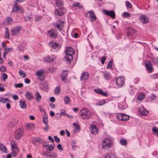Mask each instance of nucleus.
Returning a JSON list of instances; mask_svg holds the SVG:
<instances>
[{"mask_svg":"<svg viewBox=\"0 0 158 158\" xmlns=\"http://www.w3.org/2000/svg\"><path fill=\"white\" fill-rule=\"evenodd\" d=\"M0 150L3 152H6V146L2 144H0Z\"/></svg>","mask_w":158,"mask_h":158,"instance_id":"obj_35","label":"nucleus"},{"mask_svg":"<svg viewBox=\"0 0 158 158\" xmlns=\"http://www.w3.org/2000/svg\"><path fill=\"white\" fill-rule=\"evenodd\" d=\"M47 35L50 37L55 38L56 37L57 34L55 30L51 29L47 31Z\"/></svg>","mask_w":158,"mask_h":158,"instance_id":"obj_16","label":"nucleus"},{"mask_svg":"<svg viewBox=\"0 0 158 158\" xmlns=\"http://www.w3.org/2000/svg\"><path fill=\"white\" fill-rule=\"evenodd\" d=\"M94 91L96 93L100 94L103 96H106L108 95V94L106 92L103 91L102 89L100 88L94 89Z\"/></svg>","mask_w":158,"mask_h":158,"instance_id":"obj_17","label":"nucleus"},{"mask_svg":"<svg viewBox=\"0 0 158 158\" xmlns=\"http://www.w3.org/2000/svg\"><path fill=\"white\" fill-rule=\"evenodd\" d=\"M106 100L105 99H104L98 102L96 104V105L97 106H101L104 105L106 103Z\"/></svg>","mask_w":158,"mask_h":158,"instance_id":"obj_36","label":"nucleus"},{"mask_svg":"<svg viewBox=\"0 0 158 158\" xmlns=\"http://www.w3.org/2000/svg\"><path fill=\"white\" fill-rule=\"evenodd\" d=\"M24 81L26 84H29L30 82V81L28 79L26 78L24 80Z\"/></svg>","mask_w":158,"mask_h":158,"instance_id":"obj_64","label":"nucleus"},{"mask_svg":"<svg viewBox=\"0 0 158 158\" xmlns=\"http://www.w3.org/2000/svg\"><path fill=\"white\" fill-rule=\"evenodd\" d=\"M145 98V94L143 93H141L138 94L137 100L138 101H141L144 99Z\"/></svg>","mask_w":158,"mask_h":158,"instance_id":"obj_28","label":"nucleus"},{"mask_svg":"<svg viewBox=\"0 0 158 158\" xmlns=\"http://www.w3.org/2000/svg\"><path fill=\"white\" fill-rule=\"evenodd\" d=\"M64 22L61 20H59L57 21L56 23H55L53 24L54 27L58 29L60 32L62 30V28L64 25Z\"/></svg>","mask_w":158,"mask_h":158,"instance_id":"obj_4","label":"nucleus"},{"mask_svg":"<svg viewBox=\"0 0 158 158\" xmlns=\"http://www.w3.org/2000/svg\"><path fill=\"white\" fill-rule=\"evenodd\" d=\"M63 99L65 104H68L70 102V100L69 97L67 96H64Z\"/></svg>","mask_w":158,"mask_h":158,"instance_id":"obj_29","label":"nucleus"},{"mask_svg":"<svg viewBox=\"0 0 158 158\" xmlns=\"http://www.w3.org/2000/svg\"><path fill=\"white\" fill-rule=\"evenodd\" d=\"M104 158H116L114 155L112 153H110L107 155Z\"/></svg>","mask_w":158,"mask_h":158,"instance_id":"obj_40","label":"nucleus"},{"mask_svg":"<svg viewBox=\"0 0 158 158\" xmlns=\"http://www.w3.org/2000/svg\"><path fill=\"white\" fill-rule=\"evenodd\" d=\"M89 77V74L88 72H84L81 75L80 79L81 80H86Z\"/></svg>","mask_w":158,"mask_h":158,"instance_id":"obj_22","label":"nucleus"},{"mask_svg":"<svg viewBox=\"0 0 158 158\" xmlns=\"http://www.w3.org/2000/svg\"><path fill=\"white\" fill-rule=\"evenodd\" d=\"M103 76L104 78L106 80H108L109 79V77H110V74L109 72H104Z\"/></svg>","mask_w":158,"mask_h":158,"instance_id":"obj_32","label":"nucleus"},{"mask_svg":"<svg viewBox=\"0 0 158 158\" xmlns=\"http://www.w3.org/2000/svg\"><path fill=\"white\" fill-rule=\"evenodd\" d=\"M140 78L139 77H136L134 79V82L135 84H138L140 81Z\"/></svg>","mask_w":158,"mask_h":158,"instance_id":"obj_55","label":"nucleus"},{"mask_svg":"<svg viewBox=\"0 0 158 158\" xmlns=\"http://www.w3.org/2000/svg\"><path fill=\"white\" fill-rule=\"evenodd\" d=\"M89 17L90 18V21H93L96 20L97 17L94 13L93 11H89Z\"/></svg>","mask_w":158,"mask_h":158,"instance_id":"obj_24","label":"nucleus"},{"mask_svg":"<svg viewBox=\"0 0 158 158\" xmlns=\"http://www.w3.org/2000/svg\"><path fill=\"white\" fill-rule=\"evenodd\" d=\"M23 132V130L19 129L17 130L15 132V137L16 139H20L22 136Z\"/></svg>","mask_w":158,"mask_h":158,"instance_id":"obj_11","label":"nucleus"},{"mask_svg":"<svg viewBox=\"0 0 158 158\" xmlns=\"http://www.w3.org/2000/svg\"><path fill=\"white\" fill-rule=\"evenodd\" d=\"M123 114L119 113L116 115V117L119 120H123Z\"/></svg>","mask_w":158,"mask_h":158,"instance_id":"obj_45","label":"nucleus"},{"mask_svg":"<svg viewBox=\"0 0 158 158\" xmlns=\"http://www.w3.org/2000/svg\"><path fill=\"white\" fill-rule=\"evenodd\" d=\"M56 56L54 55H52L51 56H48L45 58L44 59L45 61L48 63L53 61L56 59Z\"/></svg>","mask_w":158,"mask_h":158,"instance_id":"obj_21","label":"nucleus"},{"mask_svg":"<svg viewBox=\"0 0 158 158\" xmlns=\"http://www.w3.org/2000/svg\"><path fill=\"white\" fill-rule=\"evenodd\" d=\"M56 6L60 8L61 7H63V3L61 0H57L56 1Z\"/></svg>","mask_w":158,"mask_h":158,"instance_id":"obj_27","label":"nucleus"},{"mask_svg":"<svg viewBox=\"0 0 158 158\" xmlns=\"http://www.w3.org/2000/svg\"><path fill=\"white\" fill-rule=\"evenodd\" d=\"M43 71L40 70L37 71L35 73V75L37 77V79L40 81H42V75L43 73Z\"/></svg>","mask_w":158,"mask_h":158,"instance_id":"obj_19","label":"nucleus"},{"mask_svg":"<svg viewBox=\"0 0 158 158\" xmlns=\"http://www.w3.org/2000/svg\"><path fill=\"white\" fill-rule=\"evenodd\" d=\"M2 77L3 80L5 81L7 78L8 76L6 74L4 73L2 75Z\"/></svg>","mask_w":158,"mask_h":158,"instance_id":"obj_57","label":"nucleus"},{"mask_svg":"<svg viewBox=\"0 0 158 158\" xmlns=\"http://www.w3.org/2000/svg\"><path fill=\"white\" fill-rule=\"evenodd\" d=\"M35 96L36 102H40L42 98V96L40 93L38 91H36L35 94Z\"/></svg>","mask_w":158,"mask_h":158,"instance_id":"obj_23","label":"nucleus"},{"mask_svg":"<svg viewBox=\"0 0 158 158\" xmlns=\"http://www.w3.org/2000/svg\"><path fill=\"white\" fill-rule=\"evenodd\" d=\"M89 113L91 114H95V111L91 107L89 108Z\"/></svg>","mask_w":158,"mask_h":158,"instance_id":"obj_52","label":"nucleus"},{"mask_svg":"<svg viewBox=\"0 0 158 158\" xmlns=\"http://www.w3.org/2000/svg\"><path fill=\"white\" fill-rule=\"evenodd\" d=\"M19 73L20 75L23 78H24L26 77V73L25 72H24L22 70H20L19 71Z\"/></svg>","mask_w":158,"mask_h":158,"instance_id":"obj_39","label":"nucleus"},{"mask_svg":"<svg viewBox=\"0 0 158 158\" xmlns=\"http://www.w3.org/2000/svg\"><path fill=\"white\" fill-rule=\"evenodd\" d=\"M89 130L91 134H95L98 131V129L94 125H91Z\"/></svg>","mask_w":158,"mask_h":158,"instance_id":"obj_18","label":"nucleus"},{"mask_svg":"<svg viewBox=\"0 0 158 158\" xmlns=\"http://www.w3.org/2000/svg\"><path fill=\"white\" fill-rule=\"evenodd\" d=\"M10 145L12 152L15 153H17L19 152V150L17 146L16 142L14 140L11 141L10 142Z\"/></svg>","mask_w":158,"mask_h":158,"instance_id":"obj_5","label":"nucleus"},{"mask_svg":"<svg viewBox=\"0 0 158 158\" xmlns=\"http://www.w3.org/2000/svg\"><path fill=\"white\" fill-rule=\"evenodd\" d=\"M102 11L105 15L109 16L113 19L115 18V14L113 10H103Z\"/></svg>","mask_w":158,"mask_h":158,"instance_id":"obj_8","label":"nucleus"},{"mask_svg":"<svg viewBox=\"0 0 158 158\" xmlns=\"http://www.w3.org/2000/svg\"><path fill=\"white\" fill-rule=\"evenodd\" d=\"M14 85L16 88H21L23 87V84L21 83L15 84Z\"/></svg>","mask_w":158,"mask_h":158,"instance_id":"obj_53","label":"nucleus"},{"mask_svg":"<svg viewBox=\"0 0 158 158\" xmlns=\"http://www.w3.org/2000/svg\"><path fill=\"white\" fill-rule=\"evenodd\" d=\"M43 122L46 125H47L48 123L47 117H45L43 118Z\"/></svg>","mask_w":158,"mask_h":158,"instance_id":"obj_48","label":"nucleus"},{"mask_svg":"<svg viewBox=\"0 0 158 158\" xmlns=\"http://www.w3.org/2000/svg\"><path fill=\"white\" fill-rule=\"evenodd\" d=\"M122 16L124 17L128 18L130 17V14L128 12H124L122 14Z\"/></svg>","mask_w":158,"mask_h":158,"instance_id":"obj_46","label":"nucleus"},{"mask_svg":"<svg viewBox=\"0 0 158 158\" xmlns=\"http://www.w3.org/2000/svg\"><path fill=\"white\" fill-rule=\"evenodd\" d=\"M73 7H78L79 8H81L82 7V6L80 5V3L78 2H76L73 3Z\"/></svg>","mask_w":158,"mask_h":158,"instance_id":"obj_41","label":"nucleus"},{"mask_svg":"<svg viewBox=\"0 0 158 158\" xmlns=\"http://www.w3.org/2000/svg\"><path fill=\"white\" fill-rule=\"evenodd\" d=\"M67 73H63L61 76V80L62 81H64L67 78L66 77V75Z\"/></svg>","mask_w":158,"mask_h":158,"instance_id":"obj_47","label":"nucleus"},{"mask_svg":"<svg viewBox=\"0 0 158 158\" xmlns=\"http://www.w3.org/2000/svg\"><path fill=\"white\" fill-rule=\"evenodd\" d=\"M150 77L152 78L153 79H155L157 78H158V76L157 73L153 75H151Z\"/></svg>","mask_w":158,"mask_h":158,"instance_id":"obj_56","label":"nucleus"},{"mask_svg":"<svg viewBox=\"0 0 158 158\" xmlns=\"http://www.w3.org/2000/svg\"><path fill=\"white\" fill-rule=\"evenodd\" d=\"M66 12V10L64 7H61L58 10H56L55 11V14L56 16L62 15Z\"/></svg>","mask_w":158,"mask_h":158,"instance_id":"obj_9","label":"nucleus"},{"mask_svg":"<svg viewBox=\"0 0 158 158\" xmlns=\"http://www.w3.org/2000/svg\"><path fill=\"white\" fill-rule=\"evenodd\" d=\"M18 11L23 13V10L21 7L15 4L13 6L12 12H17Z\"/></svg>","mask_w":158,"mask_h":158,"instance_id":"obj_13","label":"nucleus"},{"mask_svg":"<svg viewBox=\"0 0 158 158\" xmlns=\"http://www.w3.org/2000/svg\"><path fill=\"white\" fill-rule=\"evenodd\" d=\"M21 28L22 27L20 26H16L12 28L11 30V35H17L21 31Z\"/></svg>","mask_w":158,"mask_h":158,"instance_id":"obj_7","label":"nucleus"},{"mask_svg":"<svg viewBox=\"0 0 158 158\" xmlns=\"http://www.w3.org/2000/svg\"><path fill=\"white\" fill-rule=\"evenodd\" d=\"M19 102L20 106L22 108L24 109L26 108L27 104L24 101L20 100Z\"/></svg>","mask_w":158,"mask_h":158,"instance_id":"obj_26","label":"nucleus"},{"mask_svg":"<svg viewBox=\"0 0 158 158\" xmlns=\"http://www.w3.org/2000/svg\"><path fill=\"white\" fill-rule=\"evenodd\" d=\"M57 148L60 150H61V151H63V148L62 147L61 145L60 144H58L57 145Z\"/></svg>","mask_w":158,"mask_h":158,"instance_id":"obj_60","label":"nucleus"},{"mask_svg":"<svg viewBox=\"0 0 158 158\" xmlns=\"http://www.w3.org/2000/svg\"><path fill=\"white\" fill-rule=\"evenodd\" d=\"M25 96L26 98L28 100H31L34 98L33 94L29 91L26 92Z\"/></svg>","mask_w":158,"mask_h":158,"instance_id":"obj_20","label":"nucleus"},{"mask_svg":"<svg viewBox=\"0 0 158 158\" xmlns=\"http://www.w3.org/2000/svg\"><path fill=\"white\" fill-rule=\"evenodd\" d=\"M73 126L75 127V130L74 131V132H75L76 131L79 130L80 127L78 124H77L75 123H73Z\"/></svg>","mask_w":158,"mask_h":158,"instance_id":"obj_43","label":"nucleus"},{"mask_svg":"<svg viewBox=\"0 0 158 158\" xmlns=\"http://www.w3.org/2000/svg\"><path fill=\"white\" fill-rule=\"evenodd\" d=\"M112 62L111 61H110L109 62L108 65L107 66V68L108 69H112L111 67L112 66Z\"/></svg>","mask_w":158,"mask_h":158,"instance_id":"obj_54","label":"nucleus"},{"mask_svg":"<svg viewBox=\"0 0 158 158\" xmlns=\"http://www.w3.org/2000/svg\"><path fill=\"white\" fill-rule=\"evenodd\" d=\"M35 141L37 142H40V143L43 142V141L41 140L40 138H36L35 139Z\"/></svg>","mask_w":158,"mask_h":158,"instance_id":"obj_58","label":"nucleus"},{"mask_svg":"<svg viewBox=\"0 0 158 158\" xmlns=\"http://www.w3.org/2000/svg\"><path fill=\"white\" fill-rule=\"evenodd\" d=\"M60 88L59 86H57L54 90V93L56 95H58L60 93Z\"/></svg>","mask_w":158,"mask_h":158,"instance_id":"obj_38","label":"nucleus"},{"mask_svg":"<svg viewBox=\"0 0 158 158\" xmlns=\"http://www.w3.org/2000/svg\"><path fill=\"white\" fill-rule=\"evenodd\" d=\"M0 102L3 103H5L7 102H10V99L8 98H3L0 97Z\"/></svg>","mask_w":158,"mask_h":158,"instance_id":"obj_33","label":"nucleus"},{"mask_svg":"<svg viewBox=\"0 0 158 158\" xmlns=\"http://www.w3.org/2000/svg\"><path fill=\"white\" fill-rule=\"evenodd\" d=\"M18 122V120L16 118H13L10 121L9 127H12L15 126Z\"/></svg>","mask_w":158,"mask_h":158,"instance_id":"obj_25","label":"nucleus"},{"mask_svg":"<svg viewBox=\"0 0 158 158\" xmlns=\"http://www.w3.org/2000/svg\"><path fill=\"white\" fill-rule=\"evenodd\" d=\"M39 108L40 111L41 112H44L45 111V110L41 106H39Z\"/></svg>","mask_w":158,"mask_h":158,"instance_id":"obj_63","label":"nucleus"},{"mask_svg":"<svg viewBox=\"0 0 158 158\" xmlns=\"http://www.w3.org/2000/svg\"><path fill=\"white\" fill-rule=\"evenodd\" d=\"M55 147V145L54 144L48 145L46 148V150L49 151H52V149H54Z\"/></svg>","mask_w":158,"mask_h":158,"instance_id":"obj_34","label":"nucleus"},{"mask_svg":"<svg viewBox=\"0 0 158 158\" xmlns=\"http://www.w3.org/2000/svg\"><path fill=\"white\" fill-rule=\"evenodd\" d=\"M80 114L81 118L83 119L89 118V111L86 108L82 109L80 112Z\"/></svg>","mask_w":158,"mask_h":158,"instance_id":"obj_3","label":"nucleus"},{"mask_svg":"<svg viewBox=\"0 0 158 158\" xmlns=\"http://www.w3.org/2000/svg\"><path fill=\"white\" fill-rule=\"evenodd\" d=\"M49 45L52 48L56 50V51L59 50L60 48L59 44L53 42H50L49 43Z\"/></svg>","mask_w":158,"mask_h":158,"instance_id":"obj_10","label":"nucleus"},{"mask_svg":"<svg viewBox=\"0 0 158 158\" xmlns=\"http://www.w3.org/2000/svg\"><path fill=\"white\" fill-rule=\"evenodd\" d=\"M6 21L8 24H10L11 23L12 19L11 18L9 17L6 19Z\"/></svg>","mask_w":158,"mask_h":158,"instance_id":"obj_51","label":"nucleus"},{"mask_svg":"<svg viewBox=\"0 0 158 158\" xmlns=\"http://www.w3.org/2000/svg\"><path fill=\"white\" fill-rule=\"evenodd\" d=\"M4 37L5 38L9 39L10 38L9 31L7 27L5 28V32L4 34Z\"/></svg>","mask_w":158,"mask_h":158,"instance_id":"obj_30","label":"nucleus"},{"mask_svg":"<svg viewBox=\"0 0 158 158\" xmlns=\"http://www.w3.org/2000/svg\"><path fill=\"white\" fill-rule=\"evenodd\" d=\"M106 60V57L105 56H103L102 57L101 61V63L102 64H103L105 62V61Z\"/></svg>","mask_w":158,"mask_h":158,"instance_id":"obj_59","label":"nucleus"},{"mask_svg":"<svg viewBox=\"0 0 158 158\" xmlns=\"http://www.w3.org/2000/svg\"><path fill=\"white\" fill-rule=\"evenodd\" d=\"M26 126V128L29 130H32L34 128V125L32 123H27Z\"/></svg>","mask_w":158,"mask_h":158,"instance_id":"obj_31","label":"nucleus"},{"mask_svg":"<svg viewBox=\"0 0 158 158\" xmlns=\"http://www.w3.org/2000/svg\"><path fill=\"white\" fill-rule=\"evenodd\" d=\"M76 141L75 140H72L71 142V145L73 149L77 147V146L76 145Z\"/></svg>","mask_w":158,"mask_h":158,"instance_id":"obj_37","label":"nucleus"},{"mask_svg":"<svg viewBox=\"0 0 158 158\" xmlns=\"http://www.w3.org/2000/svg\"><path fill=\"white\" fill-rule=\"evenodd\" d=\"M54 139L56 141L57 143H58L60 142V139L56 136H54Z\"/></svg>","mask_w":158,"mask_h":158,"instance_id":"obj_61","label":"nucleus"},{"mask_svg":"<svg viewBox=\"0 0 158 158\" xmlns=\"http://www.w3.org/2000/svg\"><path fill=\"white\" fill-rule=\"evenodd\" d=\"M125 4L127 7L129 8H130L131 7V4L129 1H127L125 2Z\"/></svg>","mask_w":158,"mask_h":158,"instance_id":"obj_49","label":"nucleus"},{"mask_svg":"<svg viewBox=\"0 0 158 158\" xmlns=\"http://www.w3.org/2000/svg\"><path fill=\"white\" fill-rule=\"evenodd\" d=\"M140 21L142 23L146 24L149 21V18L145 15H142L139 17Z\"/></svg>","mask_w":158,"mask_h":158,"instance_id":"obj_14","label":"nucleus"},{"mask_svg":"<svg viewBox=\"0 0 158 158\" xmlns=\"http://www.w3.org/2000/svg\"><path fill=\"white\" fill-rule=\"evenodd\" d=\"M113 145L112 139L109 138H105L104 139L102 143V147L104 150H108Z\"/></svg>","mask_w":158,"mask_h":158,"instance_id":"obj_2","label":"nucleus"},{"mask_svg":"<svg viewBox=\"0 0 158 158\" xmlns=\"http://www.w3.org/2000/svg\"><path fill=\"white\" fill-rule=\"evenodd\" d=\"M119 143L122 145H126L127 144V142L126 139H121L119 141Z\"/></svg>","mask_w":158,"mask_h":158,"instance_id":"obj_42","label":"nucleus"},{"mask_svg":"<svg viewBox=\"0 0 158 158\" xmlns=\"http://www.w3.org/2000/svg\"><path fill=\"white\" fill-rule=\"evenodd\" d=\"M124 78L123 77H119L116 80V83L119 86H122L124 83Z\"/></svg>","mask_w":158,"mask_h":158,"instance_id":"obj_15","label":"nucleus"},{"mask_svg":"<svg viewBox=\"0 0 158 158\" xmlns=\"http://www.w3.org/2000/svg\"><path fill=\"white\" fill-rule=\"evenodd\" d=\"M123 120H126L129 118V116L126 114H123Z\"/></svg>","mask_w":158,"mask_h":158,"instance_id":"obj_50","label":"nucleus"},{"mask_svg":"<svg viewBox=\"0 0 158 158\" xmlns=\"http://www.w3.org/2000/svg\"><path fill=\"white\" fill-rule=\"evenodd\" d=\"M66 56L64 57V59L67 63H70L73 59V56L74 54V50L70 47H68L65 50Z\"/></svg>","mask_w":158,"mask_h":158,"instance_id":"obj_1","label":"nucleus"},{"mask_svg":"<svg viewBox=\"0 0 158 158\" xmlns=\"http://www.w3.org/2000/svg\"><path fill=\"white\" fill-rule=\"evenodd\" d=\"M145 66L147 71L149 73L152 72L153 69L151 63L149 61H146L145 62Z\"/></svg>","mask_w":158,"mask_h":158,"instance_id":"obj_6","label":"nucleus"},{"mask_svg":"<svg viewBox=\"0 0 158 158\" xmlns=\"http://www.w3.org/2000/svg\"><path fill=\"white\" fill-rule=\"evenodd\" d=\"M55 98L53 97H51L50 98V101L51 102H55Z\"/></svg>","mask_w":158,"mask_h":158,"instance_id":"obj_62","label":"nucleus"},{"mask_svg":"<svg viewBox=\"0 0 158 158\" xmlns=\"http://www.w3.org/2000/svg\"><path fill=\"white\" fill-rule=\"evenodd\" d=\"M49 152H45L44 150H43L41 152V154L43 156H46L48 157V156H51V155H48Z\"/></svg>","mask_w":158,"mask_h":158,"instance_id":"obj_44","label":"nucleus"},{"mask_svg":"<svg viewBox=\"0 0 158 158\" xmlns=\"http://www.w3.org/2000/svg\"><path fill=\"white\" fill-rule=\"evenodd\" d=\"M139 112L140 115L144 116L146 115L148 113V111L142 106L139 108Z\"/></svg>","mask_w":158,"mask_h":158,"instance_id":"obj_12","label":"nucleus"}]
</instances>
